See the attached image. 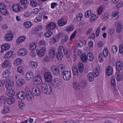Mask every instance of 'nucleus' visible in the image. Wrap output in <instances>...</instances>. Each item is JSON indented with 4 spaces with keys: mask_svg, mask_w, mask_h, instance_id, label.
<instances>
[{
    "mask_svg": "<svg viewBox=\"0 0 123 123\" xmlns=\"http://www.w3.org/2000/svg\"><path fill=\"white\" fill-rule=\"evenodd\" d=\"M30 3L31 5L33 7H36L38 3L36 0H31Z\"/></svg>",
    "mask_w": 123,
    "mask_h": 123,
    "instance_id": "42",
    "label": "nucleus"
},
{
    "mask_svg": "<svg viewBox=\"0 0 123 123\" xmlns=\"http://www.w3.org/2000/svg\"><path fill=\"white\" fill-rule=\"evenodd\" d=\"M14 37L12 33H8V41H12Z\"/></svg>",
    "mask_w": 123,
    "mask_h": 123,
    "instance_id": "51",
    "label": "nucleus"
},
{
    "mask_svg": "<svg viewBox=\"0 0 123 123\" xmlns=\"http://www.w3.org/2000/svg\"><path fill=\"white\" fill-rule=\"evenodd\" d=\"M96 17V15L95 14L92 15L90 19V22H92L95 20Z\"/></svg>",
    "mask_w": 123,
    "mask_h": 123,
    "instance_id": "64",
    "label": "nucleus"
},
{
    "mask_svg": "<svg viewBox=\"0 0 123 123\" xmlns=\"http://www.w3.org/2000/svg\"><path fill=\"white\" fill-rule=\"evenodd\" d=\"M112 51L114 53H116L118 50V47L116 45L113 46L112 48Z\"/></svg>",
    "mask_w": 123,
    "mask_h": 123,
    "instance_id": "46",
    "label": "nucleus"
},
{
    "mask_svg": "<svg viewBox=\"0 0 123 123\" xmlns=\"http://www.w3.org/2000/svg\"><path fill=\"white\" fill-rule=\"evenodd\" d=\"M78 66L79 72L82 73L84 69V66L82 62H79L78 63Z\"/></svg>",
    "mask_w": 123,
    "mask_h": 123,
    "instance_id": "26",
    "label": "nucleus"
},
{
    "mask_svg": "<svg viewBox=\"0 0 123 123\" xmlns=\"http://www.w3.org/2000/svg\"><path fill=\"white\" fill-rule=\"evenodd\" d=\"M61 74L65 80H69L71 78V72L70 71L66 70L64 71H63L62 73H61Z\"/></svg>",
    "mask_w": 123,
    "mask_h": 123,
    "instance_id": "2",
    "label": "nucleus"
},
{
    "mask_svg": "<svg viewBox=\"0 0 123 123\" xmlns=\"http://www.w3.org/2000/svg\"><path fill=\"white\" fill-rule=\"evenodd\" d=\"M87 57H88L89 59L88 60L90 61H92L94 59L93 55L91 53L89 52L87 54Z\"/></svg>",
    "mask_w": 123,
    "mask_h": 123,
    "instance_id": "36",
    "label": "nucleus"
},
{
    "mask_svg": "<svg viewBox=\"0 0 123 123\" xmlns=\"http://www.w3.org/2000/svg\"><path fill=\"white\" fill-rule=\"evenodd\" d=\"M109 53V52L108 49L106 48H105L104 49L103 51V54L105 58H106L107 57Z\"/></svg>",
    "mask_w": 123,
    "mask_h": 123,
    "instance_id": "34",
    "label": "nucleus"
},
{
    "mask_svg": "<svg viewBox=\"0 0 123 123\" xmlns=\"http://www.w3.org/2000/svg\"><path fill=\"white\" fill-rule=\"evenodd\" d=\"M56 58L59 60H62L63 57V55H62V53L60 52L59 51L58 52L56 53Z\"/></svg>",
    "mask_w": 123,
    "mask_h": 123,
    "instance_id": "35",
    "label": "nucleus"
},
{
    "mask_svg": "<svg viewBox=\"0 0 123 123\" xmlns=\"http://www.w3.org/2000/svg\"><path fill=\"white\" fill-rule=\"evenodd\" d=\"M55 82L56 83V85L57 86L59 87L61 86V80L56 78L54 79Z\"/></svg>",
    "mask_w": 123,
    "mask_h": 123,
    "instance_id": "29",
    "label": "nucleus"
},
{
    "mask_svg": "<svg viewBox=\"0 0 123 123\" xmlns=\"http://www.w3.org/2000/svg\"><path fill=\"white\" fill-rule=\"evenodd\" d=\"M103 10V8L102 7L100 6L98 10V13L99 15L102 14Z\"/></svg>",
    "mask_w": 123,
    "mask_h": 123,
    "instance_id": "63",
    "label": "nucleus"
},
{
    "mask_svg": "<svg viewBox=\"0 0 123 123\" xmlns=\"http://www.w3.org/2000/svg\"><path fill=\"white\" fill-rule=\"evenodd\" d=\"M113 69L111 66H109L107 67L106 70V75L108 76L111 75L113 73Z\"/></svg>",
    "mask_w": 123,
    "mask_h": 123,
    "instance_id": "13",
    "label": "nucleus"
},
{
    "mask_svg": "<svg viewBox=\"0 0 123 123\" xmlns=\"http://www.w3.org/2000/svg\"><path fill=\"white\" fill-rule=\"evenodd\" d=\"M109 15L107 13H105L102 16V20H105L108 19L109 18Z\"/></svg>",
    "mask_w": 123,
    "mask_h": 123,
    "instance_id": "47",
    "label": "nucleus"
},
{
    "mask_svg": "<svg viewBox=\"0 0 123 123\" xmlns=\"http://www.w3.org/2000/svg\"><path fill=\"white\" fill-rule=\"evenodd\" d=\"M27 52L26 49H20L18 51V55L19 56H25L27 54Z\"/></svg>",
    "mask_w": 123,
    "mask_h": 123,
    "instance_id": "14",
    "label": "nucleus"
},
{
    "mask_svg": "<svg viewBox=\"0 0 123 123\" xmlns=\"http://www.w3.org/2000/svg\"><path fill=\"white\" fill-rule=\"evenodd\" d=\"M116 77L117 80L119 82L121 81L122 80L120 72H116Z\"/></svg>",
    "mask_w": 123,
    "mask_h": 123,
    "instance_id": "32",
    "label": "nucleus"
},
{
    "mask_svg": "<svg viewBox=\"0 0 123 123\" xmlns=\"http://www.w3.org/2000/svg\"><path fill=\"white\" fill-rule=\"evenodd\" d=\"M18 4L13 5L12 6L13 9V11L17 12H19L21 10L20 9Z\"/></svg>",
    "mask_w": 123,
    "mask_h": 123,
    "instance_id": "23",
    "label": "nucleus"
},
{
    "mask_svg": "<svg viewBox=\"0 0 123 123\" xmlns=\"http://www.w3.org/2000/svg\"><path fill=\"white\" fill-rule=\"evenodd\" d=\"M15 95V92L14 90L11 88L8 89V96H13Z\"/></svg>",
    "mask_w": 123,
    "mask_h": 123,
    "instance_id": "31",
    "label": "nucleus"
},
{
    "mask_svg": "<svg viewBox=\"0 0 123 123\" xmlns=\"http://www.w3.org/2000/svg\"><path fill=\"white\" fill-rule=\"evenodd\" d=\"M59 50H60V52L62 53H64L65 52V49L64 47L63 46H60L58 48Z\"/></svg>",
    "mask_w": 123,
    "mask_h": 123,
    "instance_id": "60",
    "label": "nucleus"
},
{
    "mask_svg": "<svg viewBox=\"0 0 123 123\" xmlns=\"http://www.w3.org/2000/svg\"><path fill=\"white\" fill-rule=\"evenodd\" d=\"M59 74L60 75L61 74L60 72L61 73H62L63 71H64L65 70V67L64 65L63 64H60L58 65L57 67Z\"/></svg>",
    "mask_w": 123,
    "mask_h": 123,
    "instance_id": "16",
    "label": "nucleus"
},
{
    "mask_svg": "<svg viewBox=\"0 0 123 123\" xmlns=\"http://www.w3.org/2000/svg\"><path fill=\"white\" fill-rule=\"evenodd\" d=\"M8 69L6 70L3 72V76L4 78H6L8 77Z\"/></svg>",
    "mask_w": 123,
    "mask_h": 123,
    "instance_id": "57",
    "label": "nucleus"
},
{
    "mask_svg": "<svg viewBox=\"0 0 123 123\" xmlns=\"http://www.w3.org/2000/svg\"><path fill=\"white\" fill-rule=\"evenodd\" d=\"M59 40L56 38L53 37L50 39V42L51 43H54L56 42H58Z\"/></svg>",
    "mask_w": 123,
    "mask_h": 123,
    "instance_id": "55",
    "label": "nucleus"
},
{
    "mask_svg": "<svg viewBox=\"0 0 123 123\" xmlns=\"http://www.w3.org/2000/svg\"><path fill=\"white\" fill-rule=\"evenodd\" d=\"M80 85L82 88L84 89L85 88L86 86V81H82L80 83Z\"/></svg>",
    "mask_w": 123,
    "mask_h": 123,
    "instance_id": "53",
    "label": "nucleus"
},
{
    "mask_svg": "<svg viewBox=\"0 0 123 123\" xmlns=\"http://www.w3.org/2000/svg\"><path fill=\"white\" fill-rule=\"evenodd\" d=\"M34 83L36 85H41V88L44 93L49 94L52 92L51 86L49 84L42 82V78L40 75L36 76L34 78Z\"/></svg>",
    "mask_w": 123,
    "mask_h": 123,
    "instance_id": "1",
    "label": "nucleus"
},
{
    "mask_svg": "<svg viewBox=\"0 0 123 123\" xmlns=\"http://www.w3.org/2000/svg\"><path fill=\"white\" fill-rule=\"evenodd\" d=\"M26 94L23 91L19 92L16 95L18 98H19L21 100L25 99V98Z\"/></svg>",
    "mask_w": 123,
    "mask_h": 123,
    "instance_id": "12",
    "label": "nucleus"
},
{
    "mask_svg": "<svg viewBox=\"0 0 123 123\" xmlns=\"http://www.w3.org/2000/svg\"><path fill=\"white\" fill-rule=\"evenodd\" d=\"M72 70L73 73L75 75H77L79 73V72L77 67L76 66H74L72 68Z\"/></svg>",
    "mask_w": 123,
    "mask_h": 123,
    "instance_id": "30",
    "label": "nucleus"
},
{
    "mask_svg": "<svg viewBox=\"0 0 123 123\" xmlns=\"http://www.w3.org/2000/svg\"><path fill=\"white\" fill-rule=\"evenodd\" d=\"M9 82H8V89H11L13 87L14 84L13 83V82L10 80H9Z\"/></svg>",
    "mask_w": 123,
    "mask_h": 123,
    "instance_id": "59",
    "label": "nucleus"
},
{
    "mask_svg": "<svg viewBox=\"0 0 123 123\" xmlns=\"http://www.w3.org/2000/svg\"><path fill=\"white\" fill-rule=\"evenodd\" d=\"M40 45L41 46H46L47 43L46 42L43 40H41L39 42Z\"/></svg>",
    "mask_w": 123,
    "mask_h": 123,
    "instance_id": "58",
    "label": "nucleus"
},
{
    "mask_svg": "<svg viewBox=\"0 0 123 123\" xmlns=\"http://www.w3.org/2000/svg\"><path fill=\"white\" fill-rule=\"evenodd\" d=\"M100 71V67L99 66H98L93 70V73L95 74L96 76L95 77H97L99 74V72Z\"/></svg>",
    "mask_w": 123,
    "mask_h": 123,
    "instance_id": "21",
    "label": "nucleus"
},
{
    "mask_svg": "<svg viewBox=\"0 0 123 123\" xmlns=\"http://www.w3.org/2000/svg\"><path fill=\"white\" fill-rule=\"evenodd\" d=\"M55 50L52 49L49 50L48 55L50 58L53 59L55 56Z\"/></svg>",
    "mask_w": 123,
    "mask_h": 123,
    "instance_id": "18",
    "label": "nucleus"
},
{
    "mask_svg": "<svg viewBox=\"0 0 123 123\" xmlns=\"http://www.w3.org/2000/svg\"><path fill=\"white\" fill-rule=\"evenodd\" d=\"M32 25V23L29 21L25 22L24 23V26L26 28H30Z\"/></svg>",
    "mask_w": 123,
    "mask_h": 123,
    "instance_id": "33",
    "label": "nucleus"
},
{
    "mask_svg": "<svg viewBox=\"0 0 123 123\" xmlns=\"http://www.w3.org/2000/svg\"><path fill=\"white\" fill-rule=\"evenodd\" d=\"M29 3V1L27 0H21L20 2L18 4L19 7L21 10L22 9L27 8V6L26 4Z\"/></svg>",
    "mask_w": 123,
    "mask_h": 123,
    "instance_id": "3",
    "label": "nucleus"
},
{
    "mask_svg": "<svg viewBox=\"0 0 123 123\" xmlns=\"http://www.w3.org/2000/svg\"><path fill=\"white\" fill-rule=\"evenodd\" d=\"M68 36L67 35H65L62 37L61 40L62 43H63L66 42L68 39Z\"/></svg>",
    "mask_w": 123,
    "mask_h": 123,
    "instance_id": "44",
    "label": "nucleus"
},
{
    "mask_svg": "<svg viewBox=\"0 0 123 123\" xmlns=\"http://www.w3.org/2000/svg\"><path fill=\"white\" fill-rule=\"evenodd\" d=\"M25 37L24 36H22L19 37L17 39V43H22L25 41Z\"/></svg>",
    "mask_w": 123,
    "mask_h": 123,
    "instance_id": "25",
    "label": "nucleus"
},
{
    "mask_svg": "<svg viewBox=\"0 0 123 123\" xmlns=\"http://www.w3.org/2000/svg\"><path fill=\"white\" fill-rule=\"evenodd\" d=\"M80 59L83 62H86L87 61L88 58L87 57V55L84 53H82L80 55Z\"/></svg>",
    "mask_w": 123,
    "mask_h": 123,
    "instance_id": "19",
    "label": "nucleus"
},
{
    "mask_svg": "<svg viewBox=\"0 0 123 123\" xmlns=\"http://www.w3.org/2000/svg\"><path fill=\"white\" fill-rule=\"evenodd\" d=\"M56 27V24L54 22H51L46 26V28L49 30H53Z\"/></svg>",
    "mask_w": 123,
    "mask_h": 123,
    "instance_id": "15",
    "label": "nucleus"
},
{
    "mask_svg": "<svg viewBox=\"0 0 123 123\" xmlns=\"http://www.w3.org/2000/svg\"><path fill=\"white\" fill-rule=\"evenodd\" d=\"M7 103L8 104V98L6 96L4 95L0 97V106L4 105Z\"/></svg>",
    "mask_w": 123,
    "mask_h": 123,
    "instance_id": "6",
    "label": "nucleus"
},
{
    "mask_svg": "<svg viewBox=\"0 0 123 123\" xmlns=\"http://www.w3.org/2000/svg\"><path fill=\"white\" fill-rule=\"evenodd\" d=\"M119 52L120 54L123 53V44L120 45L119 48Z\"/></svg>",
    "mask_w": 123,
    "mask_h": 123,
    "instance_id": "62",
    "label": "nucleus"
},
{
    "mask_svg": "<svg viewBox=\"0 0 123 123\" xmlns=\"http://www.w3.org/2000/svg\"><path fill=\"white\" fill-rule=\"evenodd\" d=\"M29 65L31 68L35 69L37 67L38 64L37 62L31 61Z\"/></svg>",
    "mask_w": 123,
    "mask_h": 123,
    "instance_id": "24",
    "label": "nucleus"
},
{
    "mask_svg": "<svg viewBox=\"0 0 123 123\" xmlns=\"http://www.w3.org/2000/svg\"><path fill=\"white\" fill-rule=\"evenodd\" d=\"M4 8L3 9H1L0 10L1 13L3 14L6 15L7 14V11Z\"/></svg>",
    "mask_w": 123,
    "mask_h": 123,
    "instance_id": "54",
    "label": "nucleus"
},
{
    "mask_svg": "<svg viewBox=\"0 0 123 123\" xmlns=\"http://www.w3.org/2000/svg\"><path fill=\"white\" fill-rule=\"evenodd\" d=\"M115 26L116 27L117 32L119 33L121 32L123 29L122 24L119 21H117L116 22Z\"/></svg>",
    "mask_w": 123,
    "mask_h": 123,
    "instance_id": "8",
    "label": "nucleus"
},
{
    "mask_svg": "<svg viewBox=\"0 0 123 123\" xmlns=\"http://www.w3.org/2000/svg\"><path fill=\"white\" fill-rule=\"evenodd\" d=\"M98 58L99 62H102L104 61V57L102 53H100L98 55Z\"/></svg>",
    "mask_w": 123,
    "mask_h": 123,
    "instance_id": "52",
    "label": "nucleus"
},
{
    "mask_svg": "<svg viewBox=\"0 0 123 123\" xmlns=\"http://www.w3.org/2000/svg\"><path fill=\"white\" fill-rule=\"evenodd\" d=\"M8 112V106H5L4 107L2 113L4 114H6Z\"/></svg>",
    "mask_w": 123,
    "mask_h": 123,
    "instance_id": "61",
    "label": "nucleus"
},
{
    "mask_svg": "<svg viewBox=\"0 0 123 123\" xmlns=\"http://www.w3.org/2000/svg\"><path fill=\"white\" fill-rule=\"evenodd\" d=\"M45 80L47 82H49L52 80V76L51 74L48 72H46L44 73Z\"/></svg>",
    "mask_w": 123,
    "mask_h": 123,
    "instance_id": "4",
    "label": "nucleus"
},
{
    "mask_svg": "<svg viewBox=\"0 0 123 123\" xmlns=\"http://www.w3.org/2000/svg\"><path fill=\"white\" fill-rule=\"evenodd\" d=\"M31 91L35 96H38L41 94L40 89L39 87H37L34 86L33 87Z\"/></svg>",
    "mask_w": 123,
    "mask_h": 123,
    "instance_id": "7",
    "label": "nucleus"
},
{
    "mask_svg": "<svg viewBox=\"0 0 123 123\" xmlns=\"http://www.w3.org/2000/svg\"><path fill=\"white\" fill-rule=\"evenodd\" d=\"M21 59L20 58L17 59L14 62V65L16 66H18L21 64Z\"/></svg>",
    "mask_w": 123,
    "mask_h": 123,
    "instance_id": "40",
    "label": "nucleus"
},
{
    "mask_svg": "<svg viewBox=\"0 0 123 123\" xmlns=\"http://www.w3.org/2000/svg\"><path fill=\"white\" fill-rule=\"evenodd\" d=\"M123 62L120 61H117L116 63V68L117 70L119 71L123 68Z\"/></svg>",
    "mask_w": 123,
    "mask_h": 123,
    "instance_id": "5",
    "label": "nucleus"
},
{
    "mask_svg": "<svg viewBox=\"0 0 123 123\" xmlns=\"http://www.w3.org/2000/svg\"><path fill=\"white\" fill-rule=\"evenodd\" d=\"M25 83V80L23 79H18L17 82V84L19 86H22Z\"/></svg>",
    "mask_w": 123,
    "mask_h": 123,
    "instance_id": "20",
    "label": "nucleus"
},
{
    "mask_svg": "<svg viewBox=\"0 0 123 123\" xmlns=\"http://www.w3.org/2000/svg\"><path fill=\"white\" fill-rule=\"evenodd\" d=\"M76 18L78 21H79L82 18V14L79 13L76 16Z\"/></svg>",
    "mask_w": 123,
    "mask_h": 123,
    "instance_id": "49",
    "label": "nucleus"
},
{
    "mask_svg": "<svg viewBox=\"0 0 123 123\" xmlns=\"http://www.w3.org/2000/svg\"><path fill=\"white\" fill-rule=\"evenodd\" d=\"M74 29V26L73 25H69L66 27V30L67 32L73 30Z\"/></svg>",
    "mask_w": 123,
    "mask_h": 123,
    "instance_id": "41",
    "label": "nucleus"
},
{
    "mask_svg": "<svg viewBox=\"0 0 123 123\" xmlns=\"http://www.w3.org/2000/svg\"><path fill=\"white\" fill-rule=\"evenodd\" d=\"M46 52V48L44 47H42L39 50L37 54L40 57H42L45 55Z\"/></svg>",
    "mask_w": 123,
    "mask_h": 123,
    "instance_id": "10",
    "label": "nucleus"
},
{
    "mask_svg": "<svg viewBox=\"0 0 123 123\" xmlns=\"http://www.w3.org/2000/svg\"><path fill=\"white\" fill-rule=\"evenodd\" d=\"M33 74L32 72L27 73L26 75V79L28 80H30L33 77Z\"/></svg>",
    "mask_w": 123,
    "mask_h": 123,
    "instance_id": "22",
    "label": "nucleus"
},
{
    "mask_svg": "<svg viewBox=\"0 0 123 123\" xmlns=\"http://www.w3.org/2000/svg\"><path fill=\"white\" fill-rule=\"evenodd\" d=\"M2 66L4 68H6L8 66V60H5L2 63Z\"/></svg>",
    "mask_w": 123,
    "mask_h": 123,
    "instance_id": "50",
    "label": "nucleus"
},
{
    "mask_svg": "<svg viewBox=\"0 0 123 123\" xmlns=\"http://www.w3.org/2000/svg\"><path fill=\"white\" fill-rule=\"evenodd\" d=\"M87 77L88 80L90 82H91L93 80L94 77L92 73L91 72L89 73L88 74Z\"/></svg>",
    "mask_w": 123,
    "mask_h": 123,
    "instance_id": "28",
    "label": "nucleus"
},
{
    "mask_svg": "<svg viewBox=\"0 0 123 123\" xmlns=\"http://www.w3.org/2000/svg\"><path fill=\"white\" fill-rule=\"evenodd\" d=\"M111 84L112 86H114L116 84L115 77L112 76L111 78Z\"/></svg>",
    "mask_w": 123,
    "mask_h": 123,
    "instance_id": "45",
    "label": "nucleus"
},
{
    "mask_svg": "<svg viewBox=\"0 0 123 123\" xmlns=\"http://www.w3.org/2000/svg\"><path fill=\"white\" fill-rule=\"evenodd\" d=\"M15 99L13 96L8 97V104L12 105L15 102Z\"/></svg>",
    "mask_w": 123,
    "mask_h": 123,
    "instance_id": "27",
    "label": "nucleus"
},
{
    "mask_svg": "<svg viewBox=\"0 0 123 123\" xmlns=\"http://www.w3.org/2000/svg\"><path fill=\"white\" fill-rule=\"evenodd\" d=\"M37 45L36 43L31 44L30 46V49L31 50H33L35 49Z\"/></svg>",
    "mask_w": 123,
    "mask_h": 123,
    "instance_id": "48",
    "label": "nucleus"
},
{
    "mask_svg": "<svg viewBox=\"0 0 123 123\" xmlns=\"http://www.w3.org/2000/svg\"><path fill=\"white\" fill-rule=\"evenodd\" d=\"M53 34L52 31H48L46 32L44 34V36L47 38H49Z\"/></svg>",
    "mask_w": 123,
    "mask_h": 123,
    "instance_id": "39",
    "label": "nucleus"
},
{
    "mask_svg": "<svg viewBox=\"0 0 123 123\" xmlns=\"http://www.w3.org/2000/svg\"><path fill=\"white\" fill-rule=\"evenodd\" d=\"M42 26L41 25H38L36 27L35 29V31L37 32L40 31L42 29Z\"/></svg>",
    "mask_w": 123,
    "mask_h": 123,
    "instance_id": "56",
    "label": "nucleus"
},
{
    "mask_svg": "<svg viewBox=\"0 0 123 123\" xmlns=\"http://www.w3.org/2000/svg\"><path fill=\"white\" fill-rule=\"evenodd\" d=\"M26 95V96L28 101H31L34 100V97L31 92L30 91H27Z\"/></svg>",
    "mask_w": 123,
    "mask_h": 123,
    "instance_id": "11",
    "label": "nucleus"
},
{
    "mask_svg": "<svg viewBox=\"0 0 123 123\" xmlns=\"http://www.w3.org/2000/svg\"><path fill=\"white\" fill-rule=\"evenodd\" d=\"M67 23V21H64L63 18L59 19L57 22L58 25L60 26H63L66 25Z\"/></svg>",
    "mask_w": 123,
    "mask_h": 123,
    "instance_id": "17",
    "label": "nucleus"
},
{
    "mask_svg": "<svg viewBox=\"0 0 123 123\" xmlns=\"http://www.w3.org/2000/svg\"><path fill=\"white\" fill-rule=\"evenodd\" d=\"M92 14V12L90 10L86 11L85 13V16L86 18H88L90 17Z\"/></svg>",
    "mask_w": 123,
    "mask_h": 123,
    "instance_id": "37",
    "label": "nucleus"
},
{
    "mask_svg": "<svg viewBox=\"0 0 123 123\" xmlns=\"http://www.w3.org/2000/svg\"><path fill=\"white\" fill-rule=\"evenodd\" d=\"M51 71L54 76H57L59 74L57 67L55 65L51 66L50 68Z\"/></svg>",
    "mask_w": 123,
    "mask_h": 123,
    "instance_id": "9",
    "label": "nucleus"
},
{
    "mask_svg": "<svg viewBox=\"0 0 123 123\" xmlns=\"http://www.w3.org/2000/svg\"><path fill=\"white\" fill-rule=\"evenodd\" d=\"M1 52H3L4 50H8V44L6 43L3 44L1 46Z\"/></svg>",
    "mask_w": 123,
    "mask_h": 123,
    "instance_id": "38",
    "label": "nucleus"
},
{
    "mask_svg": "<svg viewBox=\"0 0 123 123\" xmlns=\"http://www.w3.org/2000/svg\"><path fill=\"white\" fill-rule=\"evenodd\" d=\"M73 87L74 89L76 91H78V89H80V85L77 82L74 83L73 84Z\"/></svg>",
    "mask_w": 123,
    "mask_h": 123,
    "instance_id": "43",
    "label": "nucleus"
}]
</instances>
